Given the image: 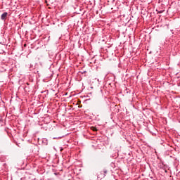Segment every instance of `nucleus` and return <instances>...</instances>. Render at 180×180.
<instances>
[{
    "label": "nucleus",
    "mask_w": 180,
    "mask_h": 180,
    "mask_svg": "<svg viewBox=\"0 0 180 180\" xmlns=\"http://www.w3.org/2000/svg\"><path fill=\"white\" fill-rule=\"evenodd\" d=\"M6 16H8V13H4L1 16V20H5V19H6Z\"/></svg>",
    "instance_id": "obj_1"
},
{
    "label": "nucleus",
    "mask_w": 180,
    "mask_h": 180,
    "mask_svg": "<svg viewBox=\"0 0 180 180\" xmlns=\"http://www.w3.org/2000/svg\"><path fill=\"white\" fill-rule=\"evenodd\" d=\"M91 129L93 130V131H97L98 129H96V127H91Z\"/></svg>",
    "instance_id": "obj_2"
},
{
    "label": "nucleus",
    "mask_w": 180,
    "mask_h": 180,
    "mask_svg": "<svg viewBox=\"0 0 180 180\" xmlns=\"http://www.w3.org/2000/svg\"><path fill=\"white\" fill-rule=\"evenodd\" d=\"M159 13H162V11H159Z\"/></svg>",
    "instance_id": "obj_3"
}]
</instances>
